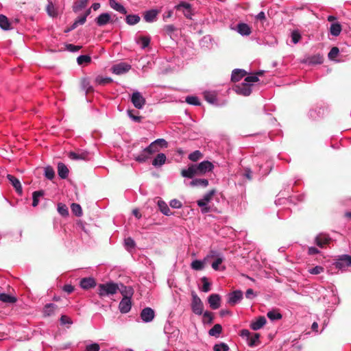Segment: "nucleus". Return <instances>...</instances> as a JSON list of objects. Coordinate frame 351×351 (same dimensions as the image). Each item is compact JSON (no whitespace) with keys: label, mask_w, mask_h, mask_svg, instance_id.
<instances>
[{"label":"nucleus","mask_w":351,"mask_h":351,"mask_svg":"<svg viewBox=\"0 0 351 351\" xmlns=\"http://www.w3.org/2000/svg\"><path fill=\"white\" fill-rule=\"evenodd\" d=\"M119 290V286L113 282L99 284L98 285V294L101 298L115 294Z\"/></svg>","instance_id":"nucleus-1"},{"label":"nucleus","mask_w":351,"mask_h":351,"mask_svg":"<svg viewBox=\"0 0 351 351\" xmlns=\"http://www.w3.org/2000/svg\"><path fill=\"white\" fill-rule=\"evenodd\" d=\"M215 193L216 191L215 189H212L205 193L202 199H198L197 201V206L201 208L202 213L206 214L210 212V206L208 205V203L211 200L213 196Z\"/></svg>","instance_id":"nucleus-2"},{"label":"nucleus","mask_w":351,"mask_h":351,"mask_svg":"<svg viewBox=\"0 0 351 351\" xmlns=\"http://www.w3.org/2000/svg\"><path fill=\"white\" fill-rule=\"evenodd\" d=\"M329 112L327 107H316L309 110L308 116L313 121H317L328 115Z\"/></svg>","instance_id":"nucleus-3"},{"label":"nucleus","mask_w":351,"mask_h":351,"mask_svg":"<svg viewBox=\"0 0 351 351\" xmlns=\"http://www.w3.org/2000/svg\"><path fill=\"white\" fill-rule=\"evenodd\" d=\"M191 310L197 315H201L203 313L204 304L195 292L192 293Z\"/></svg>","instance_id":"nucleus-4"},{"label":"nucleus","mask_w":351,"mask_h":351,"mask_svg":"<svg viewBox=\"0 0 351 351\" xmlns=\"http://www.w3.org/2000/svg\"><path fill=\"white\" fill-rule=\"evenodd\" d=\"M334 265L339 269L346 270L347 267H351V256L348 254L339 256Z\"/></svg>","instance_id":"nucleus-5"},{"label":"nucleus","mask_w":351,"mask_h":351,"mask_svg":"<svg viewBox=\"0 0 351 351\" xmlns=\"http://www.w3.org/2000/svg\"><path fill=\"white\" fill-rule=\"evenodd\" d=\"M167 143L162 138H158L152 142L149 146L145 147L152 156L153 154L158 152L160 148L167 147Z\"/></svg>","instance_id":"nucleus-6"},{"label":"nucleus","mask_w":351,"mask_h":351,"mask_svg":"<svg viewBox=\"0 0 351 351\" xmlns=\"http://www.w3.org/2000/svg\"><path fill=\"white\" fill-rule=\"evenodd\" d=\"M131 101L134 106L138 109H142L145 104V99L138 91L134 92L131 96Z\"/></svg>","instance_id":"nucleus-7"},{"label":"nucleus","mask_w":351,"mask_h":351,"mask_svg":"<svg viewBox=\"0 0 351 351\" xmlns=\"http://www.w3.org/2000/svg\"><path fill=\"white\" fill-rule=\"evenodd\" d=\"M196 169L199 176L210 172L214 169L213 164L208 160H204L199 164H196Z\"/></svg>","instance_id":"nucleus-8"},{"label":"nucleus","mask_w":351,"mask_h":351,"mask_svg":"<svg viewBox=\"0 0 351 351\" xmlns=\"http://www.w3.org/2000/svg\"><path fill=\"white\" fill-rule=\"evenodd\" d=\"M131 69V65L126 62H120L114 64L111 67V71L116 75H122L128 73Z\"/></svg>","instance_id":"nucleus-9"},{"label":"nucleus","mask_w":351,"mask_h":351,"mask_svg":"<svg viewBox=\"0 0 351 351\" xmlns=\"http://www.w3.org/2000/svg\"><path fill=\"white\" fill-rule=\"evenodd\" d=\"M140 317L143 322L149 323L154 319L155 312L152 308L145 307L141 311Z\"/></svg>","instance_id":"nucleus-10"},{"label":"nucleus","mask_w":351,"mask_h":351,"mask_svg":"<svg viewBox=\"0 0 351 351\" xmlns=\"http://www.w3.org/2000/svg\"><path fill=\"white\" fill-rule=\"evenodd\" d=\"M195 167L196 164L189 165L186 169L181 171V176L185 178L190 179L193 178L196 176H199Z\"/></svg>","instance_id":"nucleus-11"},{"label":"nucleus","mask_w":351,"mask_h":351,"mask_svg":"<svg viewBox=\"0 0 351 351\" xmlns=\"http://www.w3.org/2000/svg\"><path fill=\"white\" fill-rule=\"evenodd\" d=\"M234 90L237 94L243 96H249L252 93L251 86L245 82L236 85L234 87Z\"/></svg>","instance_id":"nucleus-12"},{"label":"nucleus","mask_w":351,"mask_h":351,"mask_svg":"<svg viewBox=\"0 0 351 351\" xmlns=\"http://www.w3.org/2000/svg\"><path fill=\"white\" fill-rule=\"evenodd\" d=\"M331 241V238L326 233H319L315 238V243L321 248L328 244Z\"/></svg>","instance_id":"nucleus-13"},{"label":"nucleus","mask_w":351,"mask_h":351,"mask_svg":"<svg viewBox=\"0 0 351 351\" xmlns=\"http://www.w3.org/2000/svg\"><path fill=\"white\" fill-rule=\"evenodd\" d=\"M243 295V292L241 290L234 291L228 294V302L231 305H235L241 302Z\"/></svg>","instance_id":"nucleus-14"},{"label":"nucleus","mask_w":351,"mask_h":351,"mask_svg":"<svg viewBox=\"0 0 351 351\" xmlns=\"http://www.w3.org/2000/svg\"><path fill=\"white\" fill-rule=\"evenodd\" d=\"M132 308V301L131 299H129L128 297L125 298H122L119 304V310L123 313L125 314L130 312Z\"/></svg>","instance_id":"nucleus-15"},{"label":"nucleus","mask_w":351,"mask_h":351,"mask_svg":"<svg viewBox=\"0 0 351 351\" xmlns=\"http://www.w3.org/2000/svg\"><path fill=\"white\" fill-rule=\"evenodd\" d=\"M221 302V297L219 294L213 293L208 298V302L210 308L213 310H216L219 308Z\"/></svg>","instance_id":"nucleus-16"},{"label":"nucleus","mask_w":351,"mask_h":351,"mask_svg":"<svg viewBox=\"0 0 351 351\" xmlns=\"http://www.w3.org/2000/svg\"><path fill=\"white\" fill-rule=\"evenodd\" d=\"M6 178L14 188L16 192L19 195H21L23 193V189L20 180L10 174H7Z\"/></svg>","instance_id":"nucleus-17"},{"label":"nucleus","mask_w":351,"mask_h":351,"mask_svg":"<svg viewBox=\"0 0 351 351\" xmlns=\"http://www.w3.org/2000/svg\"><path fill=\"white\" fill-rule=\"evenodd\" d=\"M175 8L178 10H180L181 8H184L183 14L184 15L189 19L191 18L192 15V11H191V5L190 3L186 2H181L177 5L175 6Z\"/></svg>","instance_id":"nucleus-18"},{"label":"nucleus","mask_w":351,"mask_h":351,"mask_svg":"<svg viewBox=\"0 0 351 351\" xmlns=\"http://www.w3.org/2000/svg\"><path fill=\"white\" fill-rule=\"evenodd\" d=\"M186 184L191 187L206 188L208 185V180L204 178H194Z\"/></svg>","instance_id":"nucleus-19"},{"label":"nucleus","mask_w":351,"mask_h":351,"mask_svg":"<svg viewBox=\"0 0 351 351\" xmlns=\"http://www.w3.org/2000/svg\"><path fill=\"white\" fill-rule=\"evenodd\" d=\"M211 256H213V255H208L203 260H194L191 264V268L195 271L202 270L208 259Z\"/></svg>","instance_id":"nucleus-20"},{"label":"nucleus","mask_w":351,"mask_h":351,"mask_svg":"<svg viewBox=\"0 0 351 351\" xmlns=\"http://www.w3.org/2000/svg\"><path fill=\"white\" fill-rule=\"evenodd\" d=\"M96 281L92 277L84 278L80 280V287L83 289H88L96 286Z\"/></svg>","instance_id":"nucleus-21"},{"label":"nucleus","mask_w":351,"mask_h":351,"mask_svg":"<svg viewBox=\"0 0 351 351\" xmlns=\"http://www.w3.org/2000/svg\"><path fill=\"white\" fill-rule=\"evenodd\" d=\"M57 308L58 306L53 303H49L45 304L43 310V316L49 317L54 315Z\"/></svg>","instance_id":"nucleus-22"},{"label":"nucleus","mask_w":351,"mask_h":351,"mask_svg":"<svg viewBox=\"0 0 351 351\" xmlns=\"http://www.w3.org/2000/svg\"><path fill=\"white\" fill-rule=\"evenodd\" d=\"M150 157L151 155L146 148L143 149L140 154L134 156V160L140 163L146 162Z\"/></svg>","instance_id":"nucleus-23"},{"label":"nucleus","mask_w":351,"mask_h":351,"mask_svg":"<svg viewBox=\"0 0 351 351\" xmlns=\"http://www.w3.org/2000/svg\"><path fill=\"white\" fill-rule=\"evenodd\" d=\"M110 19L111 16L108 13H102L95 19V22L98 26H104L108 24Z\"/></svg>","instance_id":"nucleus-24"},{"label":"nucleus","mask_w":351,"mask_h":351,"mask_svg":"<svg viewBox=\"0 0 351 351\" xmlns=\"http://www.w3.org/2000/svg\"><path fill=\"white\" fill-rule=\"evenodd\" d=\"M236 29L241 36H249L252 32L251 27L244 23H239L237 25Z\"/></svg>","instance_id":"nucleus-25"},{"label":"nucleus","mask_w":351,"mask_h":351,"mask_svg":"<svg viewBox=\"0 0 351 351\" xmlns=\"http://www.w3.org/2000/svg\"><path fill=\"white\" fill-rule=\"evenodd\" d=\"M158 206L160 211L165 216H171L173 215V213L171 211L170 208L167 204L163 201L162 199H159L158 201Z\"/></svg>","instance_id":"nucleus-26"},{"label":"nucleus","mask_w":351,"mask_h":351,"mask_svg":"<svg viewBox=\"0 0 351 351\" xmlns=\"http://www.w3.org/2000/svg\"><path fill=\"white\" fill-rule=\"evenodd\" d=\"M247 74V72L243 69H236L232 71L231 75V80L233 82H239Z\"/></svg>","instance_id":"nucleus-27"},{"label":"nucleus","mask_w":351,"mask_h":351,"mask_svg":"<svg viewBox=\"0 0 351 351\" xmlns=\"http://www.w3.org/2000/svg\"><path fill=\"white\" fill-rule=\"evenodd\" d=\"M267 320L265 317L260 316L258 317V319L255 321L251 323L250 328L253 330H258L261 329L265 324H266Z\"/></svg>","instance_id":"nucleus-28"},{"label":"nucleus","mask_w":351,"mask_h":351,"mask_svg":"<svg viewBox=\"0 0 351 351\" xmlns=\"http://www.w3.org/2000/svg\"><path fill=\"white\" fill-rule=\"evenodd\" d=\"M304 62L310 65L320 64L323 62V57L319 54L314 55L306 58Z\"/></svg>","instance_id":"nucleus-29"},{"label":"nucleus","mask_w":351,"mask_h":351,"mask_svg":"<svg viewBox=\"0 0 351 351\" xmlns=\"http://www.w3.org/2000/svg\"><path fill=\"white\" fill-rule=\"evenodd\" d=\"M167 160V157L165 154L160 153L154 158L152 161V165L155 167H159L163 165Z\"/></svg>","instance_id":"nucleus-30"},{"label":"nucleus","mask_w":351,"mask_h":351,"mask_svg":"<svg viewBox=\"0 0 351 351\" xmlns=\"http://www.w3.org/2000/svg\"><path fill=\"white\" fill-rule=\"evenodd\" d=\"M119 290L120 293L123 295V298H125L128 297L129 299H131L134 294V289L130 286H125L123 285H121V288H119Z\"/></svg>","instance_id":"nucleus-31"},{"label":"nucleus","mask_w":351,"mask_h":351,"mask_svg":"<svg viewBox=\"0 0 351 351\" xmlns=\"http://www.w3.org/2000/svg\"><path fill=\"white\" fill-rule=\"evenodd\" d=\"M69 169L64 163L59 162L58 164V173L60 178L66 179L69 176Z\"/></svg>","instance_id":"nucleus-32"},{"label":"nucleus","mask_w":351,"mask_h":351,"mask_svg":"<svg viewBox=\"0 0 351 351\" xmlns=\"http://www.w3.org/2000/svg\"><path fill=\"white\" fill-rule=\"evenodd\" d=\"M109 5L113 10L119 12V13L123 14L127 13V10L125 7L121 3H118L116 0H109Z\"/></svg>","instance_id":"nucleus-33"},{"label":"nucleus","mask_w":351,"mask_h":351,"mask_svg":"<svg viewBox=\"0 0 351 351\" xmlns=\"http://www.w3.org/2000/svg\"><path fill=\"white\" fill-rule=\"evenodd\" d=\"M158 11L156 10H150L144 14V19L147 23H152L156 20Z\"/></svg>","instance_id":"nucleus-34"},{"label":"nucleus","mask_w":351,"mask_h":351,"mask_svg":"<svg viewBox=\"0 0 351 351\" xmlns=\"http://www.w3.org/2000/svg\"><path fill=\"white\" fill-rule=\"evenodd\" d=\"M259 338L260 335L258 333H253L252 335H250V339L247 341V345L251 347H255L259 343Z\"/></svg>","instance_id":"nucleus-35"},{"label":"nucleus","mask_w":351,"mask_h":351,"mask_svg":"<svg viewBox=\"0 0 351 351\" xmlns=\"http://www.w3.org/2000/svg\"><path fill=\"white\" fill-rule=\"evenodd\" d=\"M140 16L138 14H128L126 16L125 22L129 25H134L140 21Z\"/></svg>","instance_id":"nucleus-36"},{"label":"nucleus","mask_w":351,"mask_h":351,"mask_svg":"<svg viewBox=\"0 0 351 351\" xmlns=\"http://www.w3.org/2000/svg\"><path fill=\"white\" fill-rule=\"evenodd\" d=\"M89 0H79L75 2L73 6V10L74 12H78L84 8H86Z\"/></svg>","instance_id":"nucleus-37"},{"label":"nucleus","mask_w":351,"mask_h":351,"mask_svg":"<svg viewBox=\"0 0 351 351\" xmlns=\"http://www.w3.org/2000/svg\"><path fill=\"white\" fill-rule=\"evenodd\" d=\"M222 332V327L220 324H217L208 331V335L212 337H218Z\"/></svg>","instance_id":"nucleus-38"},{"label":"nucleus","mask_w":351,"mask_h":351,"mask_svg":"<svg viewBox=\"0 0 351 351\" xmlns=\"http://www.w3.org/2000/svg\"><path fill=\"white\" fill-rule=\"evenodd\" d=\"M11 24L8 19L3 14L0 15V27L3 30L10 29Z\"/></svg>","instance_id":"nucleus-39"},{"label":"nucleus","mask_w":351,"mask_h":351,"mask_svg":"<svg viewBox=\"0 0 351 351\" xmlns=\"http://www.w3.org/2000/svg\"><path fill=\"white\" fill-rule=\"evenodd\" d=\"M341 32V25L339 23H332L330 28V34L334 36H337Z\"/></svg>","instance_id":"nucleus-40"},{"label":"nucleus","mask_w":351,"mask_h":351,"mask_svg":"<svg viewBox=\"0 0 351 351\" xmlns=\"http://www.w3.org/2000/svg\"><path fill=\"white\" fill-rule=\"evenodd\" d=\"M45 194L43 190L36 191L32 194V206L36 207L39 203V198Z\"/></svg>","instance_id":"nucleus-41"},{"label":"nucleus","mask_w":351,"mask_h":351,"mask_svg":"<svg viewBox=\"0 0 351 351\" xmlns=\"http://www.w3.org/2000/svg\"><path fill=\"white\" fill-rule=\"evenodd\" d=\"M0 300L5 303H14L16 301V298L5 293H0Z\"/></svg>","instance_id":"nucleus-42"},{"label":"nucleus","mask_w":351,"mask_h":351,"mask_svg":"<svg viewBox=\"0 0 351 351\" xmlns=\"http://www.w3.org/2000/svg\"><path fill=\"white\" fill-rule=\"evenodd\" d=\"M202 157L203 154L199 150H195L189 155L188 158L192 162H197Z\"/></svg>","instance_id":"nucleus-43"},{"label":"nucleus","mask_w":351,"mask_h":351,"mask_svg":"<svg viewBox=\"0 0 351 351\" xmlns=\"http://www.w3.org/2000/svg\"><path fill=\"white\" fill-rule=\"evenodd\" d=\"M267 316L271 321L279 320L281 319L282 317V315L279 312L275 310L269 311L267 313Z\"/></svg>","instance_id":"nucleus-44"},{"label":"nucleus","mask_w":351,"mask_h":351,"mask_svg":"<svg viewBox=\"0 0 351 351\" xmlns=\"http://www.w3.org/2000/svg\"><path fill=\"white\" fill-rule=\"evenodd\" d=\"M82 88L86 93L92 92L93 90V86L90 85V81L87 78H84L82 80Z\"/></svg>","instance_id":"nucleus-45"},{"label":"nucleus","mask_w":351,"mask_h":351,"mask_svg":"<svg viewBox=\"0 0 351 351\" xmlns=\"http://www.w3.org/2000/svg\"><path fill=\"white\" fill-rule=\"evenodd\" d=\"M136 43L141 45V49H144L149 45L150 38L147 36H141Z\"/></svg>","instance_id":"nucleus-46"},{"label":"nucleus","mask_w":351,"mask_h":351,"mask_svg":"<svg viewBox=\"0 0 351 351\" xmlns=\"http://www.w3.org/2000/svg\"><path fill=\"white\" fill-rule=\"evenodd\" d=\"M72 213L77 217H80L82 215V209L80 204L73 203L71 206Z\"/></svg>","instance_id":"nucleus-47"},{"label":"nucleus","mask_w":351,"mask_h":351,"mask_svg":"<svg viewBox=\"0 0 351 351\" xmlns=\"http://www.w3.org/2000/svg\"><path fill=\"white\" fill-rule=\"evenodd\" d=\"M91 62V58L88 55H80L77 58V62L79 65L88 64Z\"/></svg>","instance_id":"nucleus-48"},{"label":"nucleus","mask_w":351,"mask_h":351,"mask_svg":"<svg viewBox=\"0 0 351 351\" xmlns=\"http://www.w3.org/2000/svg\"><path fill=\"white\" fill-rule=\"evenodd\" d=\"M45 176L51 180L55 176V171L51 166H47L45 168Z\"/></svg>","instance_id":"nucleus-49"},{"label":"nucleus","mask_w":351,"mask_h":351,"mask_svg":"<svg viewBox=\"0 0 351 351\" xmlns=\"http://www.w3.org/2000/svg\"><path fill=\"white\" fill-rule=\"evenodd\" d=\"M112 81V79L108 77H104L101 76H97L95 78V83L98 85H105L106 84L110 83Z\"/></svg>","instance_id":"nucleus-50"},{"label":"nucleus","mask_w":351,"mask_h":351,"mask_svg":"<svg viewBox=\"0 0 351 351\" xmlns=\"http://www.w3.org/2000/svg\"><path fill=\"white\" fill-rule=\"evenodd\" d=\"M86 21V16H79L75 21L74 23H73V25H71V29H75L78 25H83L85 23V22Z\"/></svg>","instance_id":"nucleus-51"},{"label":"nucleus","mask_w":351,"mask_h":351,"mask_svg":"<svg viewBox=\"0 0 351 351\" xmlns=\"http://www.w3.org/2000/svg\"><path fill=\"white\" fill-rule=\"evenodd\" d=\"M58 211L63 217H66L69 215L68 208L62 203L58 204Z\"/></svg>","instance_id":"nucleus-52"},{"label":"nucleus","mask_w":351,"mask_h":351,"mask_svg":"<svg viewBox=\"0 0 351 351\" xmlns=\"http://www.w3.org/2000/svg\"><path fill=\"white\" fill-rule=\"evenodd\" d=\"M47 12L48 14L51 16H55L57 15V12L55 8V6L51 1H49L47 5Z\"/></svg>","instance_id":"nucleus-53"},{"label":"nucleus","mask_w":351,"mask_h":351,"mask_svg":"<svg viewBox=\"0 0 351 351\" xmlns=\"http://www.w3.org/2000/svg\"><path fill=\"white\" fill-rule=\"evenodd\" d=\"M186 101L190 104L193 106H199L200 102L197 97L196 96H188L186 97Z\"/></svg>","instance_id":"nucleus-54"},{"label":"nucleus","mask_w":351,"mask_h":351,"mask_svg":"<svg viewBox=\"0 0 351 351\" xmlns=\"http://www.w3.org/2000/svg\"><path fill=\"white\" fill-rule=\"evenodd\" d=\"M291 40L293 44H297L301 39V34L298 30H294L291 34Z\"/></svg>","instance_id":"nucleus-55"},{"label":"nucleus","mask_w":351,"mask_h":351,"mask_svg":"<svg viewBox=\"0 0 351 351\" xmlns=\"http://www.w3.org/2000/svg\"><path fill=\"white\" fill-rule=\"evenodd\" d=\"M204 95L205 99L210 104H214L217 101L216 96L213 93H211L210 92H205Z\"/></svg>","instance_id":"nucleus-56"},{"label":"nucleus","mask_w":351,"mask_h":351,"mask_svg":"<svg viewBox=\"0 0 351 351\" xmlns=\"http://www.w3.org/2000/svg\"><path fill=\"white\" fill-rule=\"evenodd\" d=\"M214 351H228L229 347L225 343H221L219 344H215L213 347Z\"/></svg>","instance_id":"nucleus-57"},{"label":"nucleus","mask_w":351,"mask_h":351,"mask_svg":"<svg viewBox=\"0 0 351 351\" xmlns=\"http://www.w3.org/2000/svg\"><path fill=\"white\" fill-rule=\"evenodd\" d=\"M223 261V256L217 257L216 260L213 261V263L211 264L212 268L215 271L219 270V265L222 263Z\"/></svg>","instance_id":"nucleus-58"},{"label":"nucleus","mask_w":351,"mask_h":351,"mask_svg":"<svg viewBox=\"0 0 351 351\" xmlns=\"http://www.w3.org/2000/svg\"><path fill=\"white\" fill-rule=\"evenodd\" d=\"M339 53V48L337 47H333L329 51L328 57L330 60H333L338 56Z\"/></svg>","instance_id":"nucleus-59"},{"label":"nucleus","mask_w":351,"mask_h":351,"mask_svg":"<svg viewBox=\"0 0 351 351\" xmlns=\"http://www.w3.org/2000/svg\"><path fill=\"white\" fill-rule=\"evenodd\" d=\"M259 79L256 75H252L247 76L244 80V82L250 84L252 86V83L256 82Z\"/></svg>","instance_id":"nucleus-60"},{"label":"nucleus","mask_w":351,"mask_h":351,"mask_svg":"<svg viewBox=\"0 0 351 351\" xmlns=\"http://www.w3.org/2000/svg\"><path fill=\"white\" fill-rule=\"evenodd\" d=\"M134 112H135V111L134 110H128V115L134 121H135V122H140L141 119H142V117L135 114Z\"/></svg>","instance_id":"nucleus-61"},{"label":"nucleus","mask_w":351,"mask_h":351,"mask_svg":"<svg viewBox=\"0 0 351 351\" xmlns=\"http://www.w3.org/2000/svg\"><path fill=\"white\" fill-rule=\"evenodd\" d=\"M202 315H203L204 321L206 322L208 324H211L213 321V313L210 311H205Z\"/></svg>","instance_id":"nucleus-62"},{"label":"nucleus","mask_w":351,"mask_h":351,"mask_svg":"<svg viewBox=\"0 0 351 351\" xmlns=\"http://www.w3.org/2000/svg\"><path fill=\"white\" fill-rule=\"evenodd\" d=\"M100 346L97 343H93L86 346V351H99Z\"/></svg>","instance_id":"nucleus-63"},{"label":"nucleus","mask_w":351,"mask_h":351,"mask_svg":"<svg viewBox=\"0 0 351 351\" xmlns=\"http://www.w3.org/2000/svg\"><path fill=\"white\" fill-rule=\"evenodd\" d=\"M169 206L173 208H180L182 206V203L177 199H173L170 201Z\"/></svg>","instance_id":"nucleus-64"}]
</instances>
